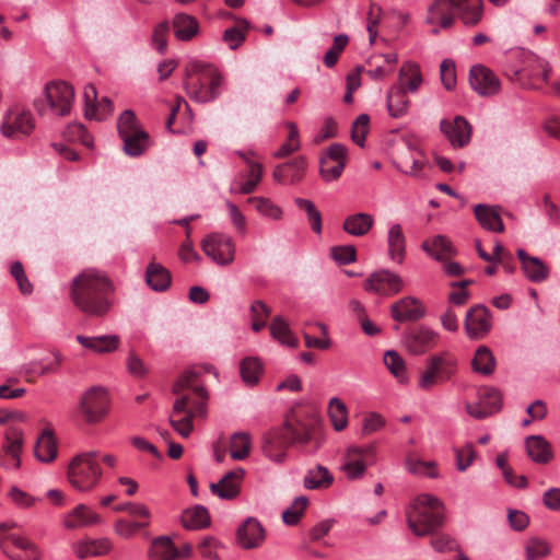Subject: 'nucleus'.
I'll return each mask as SVG.
<instances>
[{
	"label": "nucleus",
	"instance_id": "obj_1",
	"mask_svg": "<svg viewBox=\"0 0 560 560\" xmlns=\"http://www.w3.org/2000/svg\"><path fill=\"white\" fill-rule=\"evenodd\" d=\"M114 291L113 281L106 272L90 268L72 280L70 296L81 312L90 316L103 317L113 305L110 295Z\"/></svg>",
	"mask_w": 560,
	"mask_h": 560
},
{
	"label": "nucleus",
	"instance_id": "obj_2",
	"mask_svg": "<svg viewBox=\"0 0 560 560\" xmlns=\"http://www.w3.org/2000/svg\"><path fill=\"white\" fill-rule=\"evenodd\" d=\"M223 77L211 63L191 61L186 67L184 89L187 96L196 103H209L219 97Z\"/></svg>",
	"mask_w": 560,
	"mask_h": 560
},
{
	"label": "nucleus",
	"instance_id": "obj_3",
	"mask_svg": "<svg viewBox=\"0 0 560 560\" xmlns=\"http://www.w3.org/2000/svg\"><path fill=\"white\" fill-rule=\"evenodd\" d=\"M406 520L416 536H428L443 525L444 505L436 497L420 494L407 506Z\"/></svg>",
	"mask_w": 560,
	"mask_h": 560
},
{
	"label": "nucleus",
	"instance_id": "obj_4",
	"mask_svg": "<svg viewBox=\"0 0 560 560\" xmlns=\"http://www.w3.org/2000/svg\"><path fill=\"white\" fill-rule=\"evenodd\" d=\"M98 457V452L90 451L80 453L70 460L67 477L74 489L89 492L97 487L103 476Z\"/></svg>",
	"mask_w": 560,
	"mask_h": 560
},
{
	"label": "nucleus",
	"instance_id": "obj_5",
	"mask_svg": "<svg viewBox=\"0 0 560 560\" xmlns=\"http://www.w3.org/2000/svg\"><path fill=\"white\" fill-rule=\"evenodd\" d=\"M205 371L203 368L188 369L173 385V393L177 396L176 398H184L186 409L199 417H206L207 415L208 392L200 382Z\"/></svg>",
	"mask_w": 560,
	"mask_h": 560
},
{
	"label": "nucleus",
	"instance_id": "obj_6",
	"mask_svg": "<svg viewBox=\"0 0 560 560\" xmlns=\"http://www.w3.org/2000/svg\"><path fill=\"white\" fill-rule=\"evenodd\" d=\"M73 101L72 85L65 81H55L46 84L43 97L34 101V107L39 116L65 117L70 115Z\"/></svg>",
	"mask_w": 560,
	"mask_h": 560
},
{
	"label": "nucleus",
	"instance_id": "obj_7",
	"mask_svg": "<svg viewBox=\"0 0 560 560\" xmlns=\"http://www.w3.org/2000/svg\"><path fill=\"white\" fill-rule=\"evenodd\" d=\"M457 368L458 360L452 352L441 351L433 354L425 362L418 387L422 390H431L438 384L451 381L456 374Z\"/></svg>",
	"mask_w": 560,
	"mask_h": 560
},
{
	"label": "nucleus",
	"instance_id": "obj_8",
	"mask_svg": "<svg viewBox=\"0 0 560 560\" xmlns=\"http://www.w3.org/2000/svg\"><path fill=\"white\" fill-rule=\"evenodd\" d=\"M392 156L400 172L412 176H419L425 164L422 152L411 138H404L398 142L393 149Z\"/></svg>",
	"mask_w": 560,
	"mask_h": 560
},
{
	"label": "nucleus",
	"instance_id": "obj_9",
	"mask_svg": "<svg viewBox=\"0 0 560 560\" xmlns=\"http://www.w3.org/2000/svg\"><path fill=\"white\" fill-rule=\"evenodd\" d=\"M108 408L107 390L101 386H93L81 396L77 411L85 422L96 423L107 415Z\"/></svg>",
	"mask_w": 560,
	"mask_h": 560
},
{
	"label": "nucleus",
	"instance_id": "obj_10",
	"mask_svg": "<svg viewBox=\"0 0 560 560\" xmlns=\"http://www.w3.org/2000/svg\"><path fill=\"white\" fill-rule=\"evenodd\" d=\"M203 253L220 266H228L235 257V245L231 236L222 233H211L201 241Z\"/></svg>",
	"mask_w": 560,
	"mask_h": 560
},
{
	"label": "nucleus",
	"instance_id": "obj_11",
	"mask_svg": "<svg viewBox=\"0 0 560 560\" xmlns=\"http://www.w3.org/2000/svg\"><path fill=\"white\" fill-rule=\"evenodd\" d=\"M34 127L35 122L32 113L15 106L10 108L4 115L1 132L7 138L20 139L28 136Z\"/></svg>",
	"mask_w": 560,
	"mask_h": 560
},
{
	"label": "nucleus",
	"instance_id": "obj_12",
	"mask_svg": "<svg viewBox=\"0 0 560 560\" xmlns=\"http://www.w3.org/2000/svg\"><path fill=\"white\" fill-rule=\"evenodd\" d=\"M438 338L434 330L421 325L407 329L402 336V343L410 354L420 355L434 348Z\"/></svg>",
	"mask_w": 560,
	"mask_h": 560
},
{
	"label": "nucleus",
	"instance_id": "obj_13",
	"mask_svg": "<svg viewBox=\"0 0 560 560\" xmlns=\"http://www.w3.org/2000/svg\"><path fill=\"white\" fill-rule=\"evenodd\" d=\"M374 447L369 446H349L343 455V463L341 465V470L346 474V476L355 480L361 478L368 466V462L373 457Z\"/></svg>",
	"mask_w": 560,
	"mask_h": 560
},
{
	"label": "nucleus",
	"instance_id": "obj_14",
	"mask_svg": "<svg viewBox=\"0 0 560 560\" xmlns=\"http://www.w3.org/2000/svg\"><path fill=\"white\" fill-rule=\"evenodd\" d=\"M502 397L499 390L492 387H482L478 390V401L467 402L465 409L475 419H485L501 409Z\"/></svg>",
	"mask_w": 560,
	"mask_h": 560
},
{
	"label": "nucleus",
	"instance_id": "obj_15",
	"mask_svg": "<svg viewBox=\"0 0 560 560\" xmlns=\"http://www.w3.org/2000/svg\"><path fill=\"white\" fill-rule=\"evenodd\" d=\"M363 287L368 292L393 295L401 291L402 280L397 273L382 269L371 273L364 281Z\"/></svg>",
	"mask_w": 560,
	"mask_h": 560
},
{
	"label": "nucleus",
	"instance_id": "obj_16",
	"mask_svg": "<svg viewBox=\"0 0 560 560\" xmlns=\"http://www.w3.org/2000/svg\"><path fill=\"white\" fill-rule=\"evenodd\" d=\"M290 445V432H288L284 423L282 427L270 430L265 434L261 448L271 460L282 463Z\"/></svg>",
	"mask_w": 560,
	"mask_h": 560
},
{
	"label": "nucleus",
	"instance_id": "obj_17",
	"mask_svg": "<svg viewBox=\"0 0 560 560\" xmlns=\"http://www.w3.org/2000/svg\"><path fill=\"white\" fill-rule=\"evenodd\" d=\"M491 327V314L485 305H474L468 310L465 317V330L470 339L485 338Z\"/></svg>",
	"mask_w": 560,
	"mask_h": 560
},
{
	"label": "nucleus",
	"instance_id": "obj_18",
	"mask_svg": "<svg viewBox=\"0 0 560 560\" xmlns=\"http://www.w3.org/2000/svg\"><path fill=\"white\" fill-rule=\"evenodd\" d=\"M266 539V530L255 517H247L236 530V542L245 550L257 549Z\"/></svg>",
	"mask_w": 560,
	"mask_h": 560
},
{
	"label": "nucleus",
	"instance_id": "obj_19",
	"mask_svg": "<svg viewBox=\"0 0 560 560\" xmlns=\"http://www.w3.org/2000/svg\"><path fill=\"white\" fill-rule=\"evenodd\" d=\"M469 83L472 90L481 96L495 95L501 88L500 80L495 73L482 65L471 67Z\"/></svg>",
	"mask_w": 560,
	"mask_h": 560
},
{
	"label": "nucleus",
	"instance_id": "obj_20",
	"mask_svg": "<svg viewBox=\"0 0 560 560\" xmlns=\"http://www.w3.org/2000/svg\"><path fill=\"white\" fill-rule=\"evenodd\" d=\"M84 115L89 119L104 120L113 114L110 98L103 97L97 102V91L93 84H88L83 92Z\"/></svg>",
	"mask_w": 560,
	"mask_h": 560
},
{
	"label": "nucleus",
	"instance_id": "obj_21",
	"mask_svg": "<svg viewBox=\"0 0 560 560\" xmlns=\"http://www.w3.org/2000/svg\"><path fill=\"white\" fill-rule=\"evenodd\" d=\"M185 404L184 398L174 400L168 422L182 438L187 439L194 431V419L199 416L186 409Z\"/></svg>",
	"mask_w": 560,
	"mask_h": 560
},
{
	"label": "nucleus",
	"instance_id": "obj_22",
	"mask_svg": "<svg viewBox=\"0 0 560 560\" xmlns=\"http://www.w3.org/2000/svg\"><path fill=\"white\" fill-rule=\"evenodd\" d=\"M245 470L241 467L226 472L219 482L211 483L210 490L213 494L223 500H233L241 492V485Z\"/></svg>",
	"mask_w": 560,
	"mask_h": 560
},
{
	"label": "nucleus",
	"instance_id": "obj_23",
	"mask_svg": "<svg viewBox=\"0 0 560 560\" xmlns=\"http://www.w3.org/2000/svg\"><path fill=\"white\" fill-rule=\"evenodd\" d=\"M440 128L454 148H463L470 141L471 126L462 116H456L453 121L443 119Z\"/></svg>",
	"mask_w": 560,
	"mask_h": 560
},
{
	"label": "nucleus",
	"instance_id": "obj_24",
	"mask_svg": "<svg viewBox=\"0 0 560 560\" xmlns=\"http://www.w3.org/2000/svg\"><path fill=\"white\" fill-rule=\"evenodd\" d=\"M424 314V305L412 296H405L390 306L392 317L399 323L419 320Z\"/></svg>",
	"mask_w": 560,
	"mask_h": 560
},
{
	"label": "nucleus",
	"instance_id": "obj_25",
	"mask_svg": "<svg viewBox=\"0 0 560 560\" xmlns=\"http://www.w3.org/2000/svg\"><path fill=\"white\" fill-rule=\"evenodd\" d=\"M306 160L303 156L278 165L272 173L273 179L280 184H296L304 177Z\"/></svg>",
	"mask_w": 560,
	"mask_h": 560
},
{
	"label": "nucleus",
	"instance_id": "obj_26",
	"mask_svg": "<svg viewBox=\"0 0 560 560\" xmlns=\"http://www.w3.org/2000/svg\"><path fill=\"white\" fill-rule=\"evenodd\" d=\"M528 457L536 464L547 465L553 457L552 445L542 435H529L525 439Z\"/></svg>",
	"mask_w": 560,
	"mask_h": 560
},
{
	"label": "nucleus",
	"instance_id": "obj_27",
	"mask_svg": "<svg viewBox=\"0 0 560 560\" xmlns=\"http://www.w3.org/2000/svg\"><path fill=\"white\" fill-rule=\"evenodd\" d=\"M454 14L466 26H476L483 14L482 0H453Z\"/></svg>",
	"mask_w": 560,
	"mask_h": 560
},
{
	"label": "nucleus",
	"instance_id": "obj_28",
	"mask_svg": "<svg viewBox=\"0 0 560 560\" xmlns=\"http://www.w3.org/2000/svg\"><path fill=\"white\" fill-rule=\"evenodd\" d=\"M375 223L374 217L368 212L349 214L342 222V230L354 237H363L369 234Z\"/></svg>",
	"mask_w": 560,
	"mask_h": 560
},
{
	"label": "nucleus",
	"instance_id": "obj_29",
	"mask_svg": "<svg viewBox=\"0 0 560 560\" xmlns=\"http://www.w3.org/2000/svg\"><path fill=\"white\" fill-rule=\"evenodd\" d=\"M101 516L84 504H79L63 518V526L68 529H77L101 523Z\"/></svg>",
	"mask_w": 560,
	"mask_h": 560
},
{
	"label": "nucleus",
	"instance_id": "obj_30",
	"mask_svg": "<svg viewBox=\"0 0 560 560\" xmlns=\"http://www.w3.org/2000/svg\"><path fill=\"white\" fill-rule=\"evenodd\" d=\"M406 93L404 84H394L388 90L386 106L393 118H400L407 115L410 106V100Z\"/></svg>",
	"mask_w": 560,
	"mask_h": 560
},
{
	"label": "nucleus",
	"instance_id": "obj_31",
	"mask_svg": "<svg viewBox=\"0 0 560 560\" xmlns=\"http://www.w3.org/2000/svg\"><path fill=\"white\" fill-rule=\"evenodd\" d=\"M77 341L84 348L95 353H110L118 349L120 339L117 335L86 337L78 335Z\"/></svg>",
	"mask_w": 560,
	"mask_h": 560
},
{
	"label": "nucleus",
	"instance_id": "obj_32",
	"mask_svg": "<svg viewBox=\"0 0 560 560\" xmlns=\"http://www.w3.org/2000/svg\"><path fill=\"white\" fill-rule=\"evenodd\" d=\"M454 19L453 0H434L429 7L425 21L429 24L440 21L442 28H448L453 25Z\"/></svg>",
	"mask_w": 560,
	"mask_h": 560
},
{
	"label": "nucleus",
	"instance_id": "obj_33",
	"mask_svg": "<svg viewBox=\"0 0 560 560\" xmlns=\"http://www.w3.org/2000/svg\"><path fill=\"white\" fill-rule=\"evenodd\" d=\"M57 441L50 429H45L38 436L34 454L42 463H51L57 457Z\"/></svg>",
	"mask_w": 560,
	"mask_h": 560
},
{
	"label": "nucleus",
	"instance_id": "obj_34",
	"mask_svg": "<svg viewBox=\"0 0 560 560\" xmlns=\"http://www.w3.org/2000/svg\"><path fill=\"white\" fill-rule=\"evenodd\" d=\"M421 248L432 258L444 261L455 255L452 243L444 235H436L430 240H425Z\"/></svg>",
	"mask_w": 560,
	"mask_h": 560
},
{
	"label": "nucleus",
	"instance_id": "obj_35",
	"mask_svg": "<svg viewBox=\"0 0 560 560\" xmlns=\"http://www.w3.org/2000/svg\"><path fill=\"white\" fill-rule=\"evenodd\" d=\"M112 542L107 538L84 540L73 545V551L80 559L101 557L112 550Z\"/></svg>",
	"mask_w": 560,
	"mask_h": 560
},
{
	"label": "nucleus",
	"instance_id": "obj_36",
	"mask_svg": "<svg viewBox=\"0 0 560 560\" xmlns=\"http://www.w3.org/2000/svg\"><path fill=\"white\" fill-rule=\"evenodd\" d=\"M145 282L152 290L163 292L170 288L172 276L161 264L150 262L145 269Z\"/></svg>",
	"mask_w": 560,
	"mask_h": 560
},
{
	"label": "nucleus",
	"instance_id": "obj_37",
	"mask_svg": "<svg viewBox=\"0 0 560 560\" xmlns=\"http://www.w3.org/2000/svg\"><path fill=\"white\" fill-rule=\"evenodd\" d=\"M175 36L178 40L189 42L199 33L198 20L186 13H177L173 19Z\"/></svg>",
	"mask_w": 560,
	"mask_h": 560
},
{
	"label": "nucleus",
	"instance_id": "obj_38",
	"mask_svg": "<svg viewBox=\"0 0 560 560\" xmlns=\"http://www.w3.org/2000/svg\"><path fill=\"white\" fill-rule=\"evenodd\" d=\"M474 211L476 219L483 229L498 233L504 231V224L497 208L477 205Z\"/></svg>",
	"mask_w": 560,
	"mask_h": 560
},
{
	"label": "nucleus",
	"instance_id": "obj_39",
	"mask_svg": "<svg viewBox=\"0 0 560 560\" xmlns=\"http://www.w3.org/2000/svg\"><path fill=\"white\" fill-rule=\"evenodd\" d=\"M182 524L185 528L191 530L203 529L210 526L211 518L207 508L195 505L187 509L182 514Z\"/></svg>",
	"mask_w": 560,
	"mask_h": 560
},
{
	"label": "nucleus",
	"instance_id": "obj_40",
	"mask_svg": "<svg viewBox=\"0 0 560 560\" xmlns=\"http://www.w3.org/2000/svg\"><path fill=\"white\" fill-rule=\"evenodd\" d=\"M388 255L392 260L401 264L406 255V238L400 224H393L388 231Z\"/></svg>",
	"mask_w": 560,
	"mask_h": 560
},
{
	"label": "nucleus",
	"instance_id": "obj_41",
	"mask_svg": "<svg viewBox=\"0 0 560 560\" xmlns=\"http://www.w3.org/2000/svg\"><path fill=\"white\" fill-rule=\"evenodd\" d=\"M422 82L420 67L417 63L406 62L401 66L397 84H404L405 92H417Z\"/></svg>",
	"mask_w": 560,
	"mask_h": 560
},
{
	"label": "nucleus",
	"instance_id": "obj_42",
	"mask_svg": "<svg viewBox=\"0 0 560 560\" xmlns=\"http://www.w3.org/2000/svg\"><path fill=\"white\" fill-rule=\"evenodd\" d=\"M121 140L124 152L132 158L142 155L150 147V137L144 129L138 130Z\"/></svg>",
	"mask_w": 560,
	"mask_h": 560
},
{
	"label": "nucleus",
	"instance_id": "obj_43",
	"mask_svg": "<svg viewBox=\"0 0 560 560\" xmlns=\"http://www.w3.org/2000/svg\"><path fill=\"white\" fill-rule=\"evenodd\" d=\"M176 558L178 552L170 537H159L152 541L149 560H175Z\"/></svg>",
	"mask_w": 560,
	"mask_h": 560
},
{
	"label": "nucleus",
	"instance_id": "obj_44",
	"mask_svg": "<svg viewBox=\"0 0 560 560\" xmlns=\"http://www.w3.org/2000/svg\"><path fill=\"white\" fill-rule=\"evenodd\" d=\"M332 481L334 477L329 470L322 465H317L306 472L303 483L306 489L313 490L326 489L331 486Z\"/></svg>",
	"mask_w": 560,
	"mask_h": 560
},
{
	"label": "nucleus",
	"instance_id": "obj_45",
	"mask_svg": "<svg viewBox=\"0 0 560 560\" xmlns=\"http://www.w3.org/2000/svg\"><path fill=\"white\" fill-rule=\"evenodd\" d=\"M270 335L283 346L291 348H295L298 346V339L293 336L288 322L281 316H276L272 319L270 325Z\"/></svg>",
	"mask_w": 560,
	"mask_h": 560
},
{
	"label": "nucleus",
	"instance_id": "obj_46",
	"mask_svg": "<svg viewBox=\"0 0 560 560\" xmlns=\"http://www.w3.org/2000/svg\"><path fill=\"white\" fill-rule=\"evenodd\" d=\"M472 370L482 375H490L495 369V359L489 348L480 346L471 362Z\"/></svg>",
	"mask_w": 560,
	"mask_h": 560
},
{
	"label": "nucleus",
	"instance_id": "obj_47",
	"mask_svg": "<svg viewBox=\"0 0 560 560\" xmlns=\"http://www.w3.org/2000/svg\"><path fill=\"white\" fill-rule=\"evenodd\" d=\"M240 373L245 384L256 385L262 373V364L258 358H244L240 363Z\"/></svg>",
	"mask_w": 560,
	"mask_h": 560
},
{
	"label": "nucleus",
	"instance_id": "obj_48",
	"mask_svg": "<svg viewBox=\"0 0 560 560\" xmlns=\"http://www.w3.org/2000/svg\"><path fill=\"white\" fill-rule=\"evenodd\" d=\"M384 363L399 383L406 384L408 382V372L405 360L397 351H386L384 354Z\"/></svg>",
	"mask_w": 560,
	"mask_h": 560
},
{
	"label": "nucleus",
	"instance_id": "obj_49",
	"mask_svg": "<svg viewBox=\"0 0 560 560\" xmlns=\"http://www.w3.org/2000/svg\"><path fill=\"white\" fill-rule=\"evenodd\" d=\"M250 435L246 432L233 433L230 439V455L235 460L245 459L250 452Z\"/></svg>",
	"mask_w": 560,
	"mask_h": 560
},
{
	"label": "nucleus",
	"instance_id": "obj_50",
	"mask_svg": "<svg viewBox=\"0 0 560 560\" xmlns=\"http://www.w3.org/2000/svg\"><path fill=\"white\" fill-rule=\"evenodd\" d=\"M4 450L14 459V467L19 468L21 465L20 454L22 452L23 432L18 428H10L5 433Z\"/></svg>",
	"mask_w": 560,
	"mask_h": 560
},
{
	"label": "nucleus",
	"instance_id": "obj_51",
	"mask_svg": "<svg viewBox=\"0 0 560 560\" xmlns=\"http://www.w3.org/2000/svg\"><path fill=\"white\" fill-rule=\"evenodd\" d=\"M524 550L526 560H539L551 553V545L546 539L532 537L526 540Z\"/></svg>",
	"mask_w": 560,
	"mask_h": 560
},
{
	"label": "nucleus",
	"instance_id": "obj_52",
	"mask_svg": "<svg viewBox=\"0 0 560 560\" xmlns=\"http://www.w3.org/2000/svg\"><path fill=\"white\" fill-rule=\"evenodd\" d=\"M328 413L336 431L343 430L348 424V411L345 402L337 397L330 399Z\"/></svg>",
	"mask_w": 560,
	"mask_h": 560
},
{
	"label": "nucleus",
	"instance_id": "obj_53",
	"mask_svg": "<svg viewBox=\"0 0 560 560\" xmlns=\"http://www.w3.org/2000/svg\"><path fill=\"white\" fill-rule=\"evenodd\" d=\"M143 129L136 114L131 109L124 110L117 120V130L120 139Z\"/></svg>",
	"mask_w": 560,
	"mask_h": 560
},
{
	"label": "nucleus",
	"instance_id": "obj_54",
	"mask_svg": "<svg viewBox=\"0 0 560 560\" xmlns=\"http://www.w3.org/2000/svg\"><path fill=\"white\" fill-rule=\"evenodd\" d=\"M294 202L299 209L305 211L312 230L316 234H320L323 229L322 214L315 207V203L312 200L304 198H295Z\"/></svg>",
	"mask_w": 560,
	"mask_h": 560
},
{
	"label": "nucleus",
	"instance_id": "obj_55",
	"mask_svg": "<svg viewBox=\"0 0 560 560\" xmlns=\"http://www.w3.org/2000/svg\"><path fill=\"white\" fill-rule=\"evenodd\" d=\"M248 202L254 203L256 210L264 217L271 220H281L283 215L282 209L273 203L269 198L265 197H250Z\"/></svg>",
	"mask_w": 560,
	"mask_h": 560
},
{
	"label": "nucleus",
	"instance_id": "obj_56",
	"mask_svg": "<svg viewBox=\"0 0 560 560\" xmlns=\"http://www.w3.org/2000/svg\"><path fill=\"white\" fill-rule=\"evenodd\" d=\"M249 24L243 20L240 24L229 27L223 33V42L228 44L231 49L238 48L246 38V33Z\"/></svg>",
	"mask_w": 560,
	"mask_h": 560
},
{
	"label": "nucleus",
	"instance_id": "obj_57",
	"mask_svg": "<svg viewBox=\"0 0 560 560\" xmlns=\"http://www.w3.org/2000/svg\"><path fill=\"white\" fill-rule=\"evenodd\" d=\"M11 542L22 551H24L23 557H16L14 560H40L42 559V551L38 548L37 545H35L33 541H31L27 538L12 535L10 536Z\"/></svg>",
	"mask_w": 560,
	"mask_h": 560
},
{
	"label": "nucleus",
	"instance_id": "obj_58",
	"mask_svg": "<svg viewBox=\"0 0 560 560\" xmlns=\"http://www.w3.org/2000/svg\"><path fill=\"white\" fill-rule=\"evenodd\" d=\"M223 544L214 536H203L197 545V550L203 559L219 560V550L223 549Z\"/></svg>",
	"mask_w": 560,
	"mask_h": 560
},
{
	"label": "nucleus",
	"instance_id": "obj_59",
	"mask_svg": "<svg viewBox=\"0 0 560 560\" xmlns=\"http://www.w3.org/2000/svg\"><path fill=\"white\" fill-rule=\"evenodd\" d=\"M522 269L527 279L532 282H542L549 276L548 268L538 257H533V259H529L526 262L524 261V267Z\"/></svg>",
	"mask_w": 560,
	"mask_h": 560
},
{
	"label": "nucleus",
	"instance_id": "obj_60",
	"mask_svg": "<svg viewBox=\"0 0 560 560\" xmlns=\"http://www.w3.org/2000/svg\"><path fill=\"white\" fill-rule=\"evenodd\" d=\"M63 136L69 141H79L88 148L93 147L92 136L88 132L86 128L80 122L69 124L65 129Z\"/></svg>",
	"mask_w": 560,
	"mask_h": 560
},
{
	"label": "nucleus",
	"instance_id": "obj_61",
	"mask_svg": "<svg viewBox=\"0 0 560 560\" xmlns=\"http://www.w3.org/2000/svg\"><path fill=\"white\" fill-rule=\"evenodd\" d=\"M308 504V499L304 495L298 497L290 508L282 513V520L287 525L294 526L299 523Z\"/></svg>",
	"mask_w": 560,
	"mask_h": 560
},
{
	"label": "nucleus",
	"instance_id": "obj_62",
	"mask_svg": "<svg viewBox=\"0 0 560 560\" xmlns=\"http://www.w3.org/2000/svg\"><path fill=\"white\" fill-rule=\"evenodd\" d=\"M289 136L287 141L273 154L275 158L282 159L300 149L299 130L295 122H288Z\"/></svg>",
	"mask_w": 560,
	"mask_h": 560
},
{
	"label": "nucleus",
	"instance_id": "obj_63",
	"mask_svg": "<svg viewBox=\"0 0 560 560\" xmlns=\"http://www.w3.org/2000/svg\"><path fill=\"white\" fill-rule=\"evenodd\" d=\"M348 42L349 38L346 34L335 36L332 46L327 50L323 60L327 68H332L337 63L339 55L343 51Z\"/></svg>",
	"mask_w": 560,
	"mask_h": 560
},
{
	"label": "nucleus",
	"instance_id": "obj_64",
	"mask_svg": "<svg viewBox=\"0 0 560 560\" xmlns=\"http://www.w3.org/2000/svg\"><path fill=\"white\" fill-rule=\"evenodd\" d=\"M369 115L361 114L352 124L351 138L361 148H363L365 143V138L369 132Z\"/></svg>",
	"mask_w": 560,
	"mask_h": 560
}]
</instances>
